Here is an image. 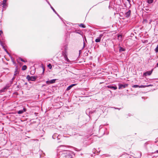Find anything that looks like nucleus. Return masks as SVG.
I'll list each match as a JSON object with an SVG mask.
<instances>
[{
    "label": "nucleus",
    "mask_w": 158,
    "mask_h": 158,
    "mask_svg": "<svg viewBox=\"0 0 158 158\" xmlns=\"http://www.w3.org/2000/svg\"><path fill=\"white\" fill-rule=\"evenodd\" d=\"M15 78V77L13 78L12 80H14Z\"/></svg>",
    "instance_id": "obj_30"
},
{
    "label": "nucleus",
    "mask_w": 158,
    "mask_h": 158,
    "mask_svg": "<svg viewBox=\"0 0 158 158\" xmlns=\"http://www.w3.org/2000/svg\"><path fill=\"white\" fill-rule=\"evenodd\" d=\"M153 86L152 85H142V86H143V87H149V86Z\"/></svg>",
    "instance_id": "obj_20"
},
{
    "label": "nucleus",
    "mask_w": 158,
    "mask_h": 158,
    "mask_svg": "<svg viewBox=\"0 0 158 158\" xmlns=\"http://www.w3.org/2000/svg\"><path fill=\"white\" fill-rule=\"evenodd\" d=\"M20 60L22 61H23V62H25L26 61H25L22 58H20Z\"/></svg>",
    "instance_id": "obj_24"
},
{
    "label": "nucleus",
    "mask_w": 158,
    "mask_h": 158,
    "mask_svg": "<svg viewBox=\"0 0 158 158\" xmlns=\"http://www.w3.org/2000/svg\"><path fill=\"white\" fill-rule=\"evenodd\" d=\"M44 68H43V73H44Z\"/></svg>",
    "instance_id": "obj_27"
},
{
    "label": "nucleus",
    "mask_w": 158,
    "mask_h": 158,
    "mask_svg": "<svg viewBox=\"0 0 158 158\" xmlns=\"http://www.w3.org/2000/svg\"><path fill=\"white\" fill-rule=\"evenodd\" d=\"M10 85L9 84H7L0 91V93L5 92L7 89H8L10 87Z\"/></svg>",
    "instance_id": "obj_2"
},
{
    "label": "nucleus",
    "mask_w": 158,
    "mask_h": 158,
    "mask_svg": "<svg viewBox=\"0 0 158 158\" xmlns=\"http://www.w3.org/2000/svg\"><path fill=\"white\" fill-rule=\"evenodd\" d=\"M133 87H134V88H138V87H139V88H142V87H143V86H139L138 85H134L133 86H132Z\"/></svg>",
    "instance_id": "obj_14"
},
{
    "label": "nucleus",
    "mask_w": 158,
    "mask_h": 158,
    "mask_svg": "<svg viewBox=\"0 0 158 158\" xmlns=\"http://www.w3.org/2000/svg\"><path fill=\"white\" fill-rule=\"evenodd\" d=\"M63 55H64V57L67 61H69V60L67 57V56L65 54V53H63Z\"/></svg>",
    "instance_id": "obj_12"
},
{
    "label": "nucleus",
    "mask_w": 158,
    "mask_h": 158,
    "mask_svg": "<svg viewBox=\"0 0 158 158\" xmlns=\"http://www.w3.org/2000/svg\"><path fill=\"white\" fill-rule=\"evenodd\" d=\"M26 111V109L25 108H24L22 110H20L18 111V113L19 114H22L24 112Z\"/></svg>",
    "instance_id": "obj_7"
},
{
    "label": "nucleus",
    "mask_w": 158,
    "mask_h": 158,
    "mask_svg": "<svg viewBox=\"0 0 158 158\" xmlns=\"http://www.w3.org/2000/svg\"><path fill=\"white\" fill-rule=\"evenodd\" d=\"M127 0L129 2L130 1V0Z\"/></svg>",
    "instance_id": "obj_29"
},
{
    "label": "nucleus",
    "mask_w": 158,
    "mask_h": 158,
    "mask_svg": "<svg viewBox=\"0 0 158 158\" xmlns=\"http://www.w3.org/2000/svg\"><path fill=\"white\" fill-rule=\"evenodd\" d=\"M37 78V76H30V75H28L27 76L26 79L28 81H34Z\"/></svg>",
    "instance_id": "obj_1"
},
{
    "label": "nucleus",
    "mask_w": 158,
    "mask_h": 158,
    "mask_svg": "<svg viewBox=\"0 0 158 158\" xmlns=\"http://www.w3.org/2000/svg\"><path fill=\"white\" fill-rule=\"evenodd\" d=\"M19 73V71L18 70V69L17 67H16L15 69V71L14 74V76H16Z\"/></svg>",
    "instance_id": "obj_9"
},
{
    "label": "nucleus",
    "mask_w": 158,
    "mask_h": 158,
    "mask_svg": "<svg viewBox=\"0 0 158 158\" xmlns=\"http://www.w3.org/2000/svg\"><path fill=\"white\" fill-rule=\"evenodd\" d=\"M153 2V0H148V3H152Z\"/></svg>",
    "instance_id": "obj_18"
},
{
    "label": "nucleus",
    "mask_w": 158,
    "mask_h": 158,
    "mask_svg": "<svg viewBox=\"0 0 158 158\" xmlns=\"http://www.w3.org/2000/svg\"><path fill=\"white\" fill-rule=\"evenodd\" d=\"M76 85V84H72V85H69L67 88V89L66 90H70L72 87L73 86H75Z\"/></svg>",
    "instance_id": "obj_10"
},
{
    "label": "nucleus",
    "mask_w": 158,
    "mask_h": 158,
    "mask_svg": "<svg viewBox=\"0 0 158 158\" xmlns=\"http://www.w3.org/2000/svg\"><path fill=\"white\" fill-rule=\"evenodd\" d=\"M155 51L156 52H158V45L156 48Z\"/></svg>",
    "instance_id": "obj_21"
},
{
    "label": "nucleus",
    "mask_w": 158,
    "mask_h": 158,
    "mask_svg": "<svg viewBox=\"0 0 158 158\" xmlns=\"http://www.w3.org/2000/svg\"><path fill=\"white\" fill-rule=\"evenodd\" d=\"M108 88L113 89L115 90L117 89V87L116 86H111V85H108L107 86Z\"/></svg>",
    "instance_id": "obj_8"
},
{
    "label": "nucleus",
    "mask_w": 158,
    "mask_h": 158,
    "mask_svg": "<svg viewBox=\"0 0 158 158\" xmlns=\"http://www.w3.org/2000/svg\"><path fill=\"white\" fill-rule=\"evenodd\" d=\"M129 156L127 154H123L120 156V158H128Z\"/></svg>",
    "instance_id": "obj_5"
},
{
    "label": "nucleus",
    "mask_w": 158,
    "mask_h": 158,
    "mask_svg": "<svg viewBox=\"0 0 158 158\" xmlns=\"http://www.w3.org/2000/svg\"><path fill=\"white\" fill-rule=\"evenodd\" d=\"M131 13V10H129L128 11L125 13L126 17L128 18L130 15Z\"/></svg>",
    "instance_id": "obj_6"
},
{
    "label": "nucleus",
    "mask_w": 158,
    "mask_h": 158,
    "mask_svg": "<svg viewBox=\"0 0 158 158\" xmlns=\"http://www.w3.org/2000/svg\"><path fill=\"white\" fill-rule=\"evenodd\" d=\"M27 69V67L26 65H23L22 66V69L23 70H25Z\"/></svg>",
    "instance_id": "obj_15"
},
{
    "label": "nucleus",
    "mask_w": 158,
    "mask_h": 158,
    "mask_svg": "<svg viewBox=\"0 0 158 158\" xmlns=\"http://www.w3.org/2000/svg\"><path fill=\"white\" fill-rule=\"evenodd\" d=\"M55 79H53L50 81H46V83L47 84L49 85L50 84H52L55 83Z\"/></svg>",
    "instance_id": "obj_3"
},
{
    "label": "nucleus",
    "mask_w": 158,
    "mask_h": 158,
    "mask_svg": "<svg viewBox=\"0 0 158 158\" xmlns=\"http://www.w3.org/2000/svg\"><path fill=\"white\" fill-rule=\"evenodd\" d=\"M154 153H158V150H157L156 152H155Z\"/></svg>",
    "instance_id": "obj_26"
},
{
    "label": "nucleus",
    "mask_w": 158,
    "mask_h": 158,
    "mask_svg": "<svg viewBox=\"0 0 158 158\" xmlns=\"http://www.w3.org/2000/svg\"><path fill=\"white\" fill-rule=\"evenodd\" d=\"M152 73V72L149 71L147 72H145L143 73V75H146V74H148V75H150Z\"/></svg>",
    "instance_id": "obj_13"
},
{
    "label": "nucleus",
    "mask_w": 158,
    "mask_h": 158,
    "mask_svg": "<svg viewBox=\"0 0 158 158\" xmlns=\"http://www.w3.org/2000/svg\"><path fill=\"white\" fill-rule=\"evenodd\" d=\"M121 35H118V37H121Z\"/></svg>",
    "instance_id": "obj_28"
},
{
    "label": "nucleus",
    "mask_w": 158,
    "mask_h": 158,
    "mask_svg": "<svg viewBox=\"0 0 158 158\" xmlns=\"http://www.w3.org/2000/svg\"><path fill=\"white\" fill-rule=\"evenodd\" d=\"M48 66L50 69H51L52 68V66L51 64H49L48 65Z\"/></svg>",
    "instance_id": "obj_19"
},
{
    "label": "nucleus",
    "mask_w": 158,
    "mask_h": 158,
    "mask_svg": "<svg viewBox=\"0 0 158 158\" xmlns=\"http://www.w3.org/2000/svg\"><path fill=\"white\" fill-rule=\"evenodd\" d=\"M2 33V31H0V35H1Z\"/></svg>",
    "instance_id": "obj_25"
},
{
    "label": "nucleus",
    "mask_w": 158,
    "mask_h": 158,
    "mask_svg": "<svg viewBox=\"0 0 158 158\" xmlns=\"http://www.w3.org/2000/svg\"><path fill=\"white\" fill-rule=\"evenodd\" d=\"M101 38H99V37L97 39H96L95 40V42H100L101 41Z\"/></svg>",
    "instance_id": "obj_16"
},
{
    "label": "nucleus",
    "mask_w": 158,
    "mask_h": 158,
    "mask_svg": "<svg viewBox=\"0 0 158 158\" xmlns=\"http://www.w3.org/2000/svg\"><path fill=\"white\" fill-rule=\"evenodd\" d=\"M120 51H124V48H120Z\"/></svg>",
    "instance_id": "obj_22"
},
{
    "label": "nucleus",
    "mask_w": 158,
    "mask_h": 158,
    "mask_svg": "<svg viewBox=\"0 0 158 158\" xmlns=\"http://www.w3.org/2000/svg\"><path fill=\"white\" fill-rule=\"evenodd\" d=\"M103 34H101L99 35V38H100L101 39V38L103 36Z\"/></svg>",
    "instance_id": "obj_23"
},
{
    "label": "nucleus",
    "mask_w": 158,
    "mask_h": 158,
    "mask_svg": "<svg viewBox=\"0 0 158 158\" xmlns=\"http://www.w3.org/2000/svg\"><path fill=\"white\" fill-rule=\"evenodd\" d=\"M7 0H3L2 4L3 5V7H5L6 5V2Z\"/></svg>",
    "instance_id": "obj_11"
},
{
    "label": "nucleus",
    "mask_w": 158,
    "mask_h": 158,
    "mask_svg": "<svg viewBox=\"0 0 158 158\" xmlns=\"http://www.w3.org/2000/svg\"><path fill=\"white\" fill-rule=\"evenodd\" d=\"M79 26L80 27H83V28H85V26L84 25V24H82V23L80 24L79 25Z\"/></svg>",
    "instance_id": "obj_17"
},
{
    "label": "nucleus",
    "mask_w": 158,
    "mask_h": 158,
    "mask_svg": "<svg viewBox=\"0 0 158 158\" xmlns=\"http://www.w3.org/2000/svg\"><path fill=\"white\" fill-rule=\"evenodd\" d=\"M127 86V84H119V87L118 88L119 89H121L122 88H125L126 86Z\"/></svg>",
    "instance_id": "obj_4"
},
{
    "label": "nucleus",
    "mask_w": 158,
    "mask_h": 158,
    "mask_svg": "<svg viewBox=\"0 0 158 158\" xmlns=\"http://www.w3.org/2000/svg\"><path fill=\"white\" fill-rule=\"evenodd\" d=\"M157 66H158V62L157 63Z\"/></svg>",
    "instance_id": "obj_31"
}]
</instances>
